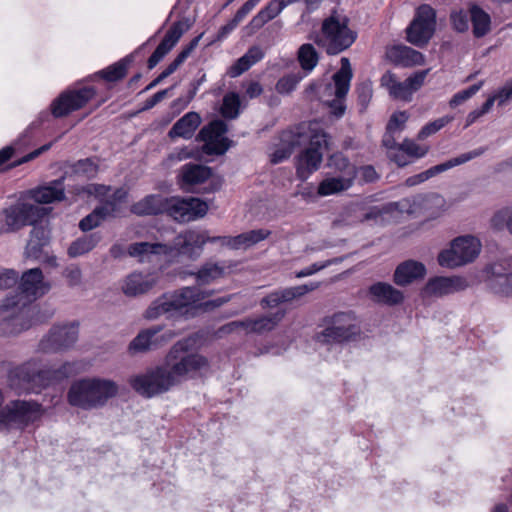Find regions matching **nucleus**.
<instances>
[{
	"instance_id": "obj_1",
	"label": "nucleus",
	"mask_w": 512,
	"mask_h": 512,
	"mask_svg": "<svg viewBox=\"0 0 512 512\" xmlns=\"http://www.w3.org/2000/svg\"><path fill=\"white\" fill-rule=\"evenodd\" d=\"M79 372L78 362H64L59 367H41L28 361L9 371V387L17 394L40 393L43 389L61 383Z\"/></svg>"
},
{
	"instance_id": "obj_2",
	"label": "nucleus",
	"mask_w": 512,
	"mask_h": 512,
	"mask_svg": "<svg viewBox=\"0 0 512 512\" xmlns=\"http://www.w3.org/2000/svg\"><path fill=\"white\" fill-rule=\"evenodd\" d=\"M327 137L323 130L306 131L305 125L283 131L271 160H286L302 146L294 160H323V150L328 148Z\"/></svg>"
},
{
	"instance_id": "obj_3",
	"label": "nucleus",
	"mask_w": 512,
	"mask_h": 512,
	"mask_svg": "<svg viewBox=\"0 0 512 512\" xmlns=\"http://www.w3.org/2000/svg\"><path fill=\"white\" fill-rule=\"evenodd\" d=\"M118 391L117 383L111 379L86 377L71 384L67 401L72 407L89 411L104 407Z\"/></svg>"
},
{
	"instance_id": "obj_4",
	"label": "nucleus",
	"mask_w": 512,
	"mask_h": 512,
	"mask_svg": "<svg viewBox=\"0 0 512 512\" xmlns=\"http://www.w3.org/2000/svg\"><path fill=\"white\" fill-rule=\"evenodd\" d=\"M195 343L196 339L191 336L181 339L170 348L165 357V364L179 383L182 379H193L210 368L207 357L192 351Z\"/></svg>"
},
{
	"instance_id": "obj_5",
	"label": "nucleus",
	"mask_w": 512,
	"mask_h": 512,
	"mask_svg": "<svg viewBox=\"0 0 512 512\" xmlns=\"http://www.w3.org/2000/svg\"><path fill=\"white\" fill-rule=\"evenodd\" d=\"M349 19L340 18L337 11L323 20L321 34L314 38V42L325 49L328 55H337L352 46L357 33L348 27Z\"/></svg>"
},
{
	"instance_id": "obj_6",
	"label": "nucleus",
	"mask_w": 512,
	"mask_h": 512,
	"mask_svg": "<svg viewBox=\"0 0 512 512\" xmlns=\"http://www.w3.org/2000/svg\"><path fill=\"white\" fill-rule=\"evenodd\" d=\"M51 211V207H40L25 201L22 196L16 203L2 209L4 221L0 226V235L17 233L26 226H33Z\"/></svg>"
},
{
	"instance_id": "obj_7",
	"label": "nucleus",
	"mask_w": 512,
	"mask_h": 512,
	"mask_svg": "<svg viewBox=\"0 0 512 512\" xmlns=\"http://www.w3.org/2000/svg\"><path fill=\"white\" fill-rule=\"evenodd\" d=\"M42 414V405L36 401L11 400L0 408V431L24 430Z\"/></svg>"
},
{
	"instance_id": "obj_8",
	"label": "nucleus",
	"mask_w": 512,
	"mask_h": 512,
	"mask_svg": "<svg viewBox=\"0 0 512 512\" xmlns=\"http://www.w3.org/2000/svg\"><path fill=\"white\" fill-rule=\"evenodd\" d=\"M129 384L142 397L152 398L169 391L178 385L179 381L174 378L170 368L164 363L147 369L143 374L131 377Z\"/></svg>"
},
{
	"instance_id": "obj_9",
	"label": "nucleus",
	"mask_w": 512,
	"mask_h": 512,
	"mask_svg": "<svg viewBox=\"0 0 512 512\" xmlns=\"http://www.w3.org/2000/svg\"><path fill=\"white\" fill-rule=\"evenodd\" d=\"M481 250L480 241L473 235H462L450 242V248L440 251L438 264L444 268H456L473 262Z\"/></svg>"
},
{
	"instance_id": "obj_10",
	"label": "nucleus",
	"mask_w": 512,
	"mask_h": 512,
	"mask_svg": "<svg viewBox=\"0 0 512 512\" xmlns=\"http://www.w3.org/2000/svg\"><path fill=\"white\" fill-rule=\"evenodd\" d=\"M194 301L195 293L191 287H185L173 294L165 293L151 303L146 309L144 317L148 320H154L164 314H167L168 317L182 315L184 310L186 311L187 307Z\"/></svg>"
},
{
	"instance_id": "obj_11",
	"label": "nucleus",
	"mask_w": 512,
	"mask_h": 512,
	"mask_svg": "<svg viewBox=\"0 0 512 512\" xmlns=\"http://www.w3.org/2000/svg\"><path fill=\"white\" fill-rule=\"evenodd\" d=\"M228 131L227 124L216 119L203 126L197 134L196 140L203 142L202 152L208 156L223 155L231 146L232 141L225 136Z\"/></svg>"
},
{
	"instance_id": "obj_12",
	"label": "nucleus",
	"mask_w": 512,
	"mask_h": 512,
	"mask_svg": "<svg viewBox=\"0 0 512 512\" xmlns=\"http://www.w3.org/2000/svg\"><path fill=\"white\" fill-rule=\"evenodd\" d=\"M95 96L96 89L94 87L67 89L52 101L51 113L55 118L65 117L71 112L83 108Z\"/></svg>"
},
{
	"instance_id": "obj_13",
	"label": "nucleus",
	"mask_w": 512,
	"mask_h": 512,
	"mask_svg": "<svg viewBox=\"0 0 512 512\" xmlns=\"http://www.w3.org/2000/svg\"><path fill=\"white\" fill-rule=\"evenodd\" d=\"M208 204L197 197H169L167 215L178 223H188L204 217Z\"/></svg>"
},
{
	"instance_id": "obj_14",
	"label": "nucleus",
	"mask_w": 512,
	"mask_h": 512,
	"mask_svg": "<svg viewBox=\"0 0 512 512\" xmlns=\"http://www.w3.org/2000/svg\"><path fill=\"white\" fill-rule=\"evenodd\" d=\"M78 339V323L54 325L40 341L43 352H58L72 347Z\"/></svg>"
},
{
	"instance_id": "obj_15",
	"label": "nucleus",
	"mask_w": 512,
	"mask_h": 512,
	"mask_svg": "<svg viewBox=\"0 0 512 512\" xmlns=\"http://www.w3.org/2000/svg\"><path fill=\"white\" fill-rule=\"evenodd\" d=\"M43 279L44 276L40 268L29 269L22 274L17 283V292L14 294L18 295L21 299V304L18 307H26L32 299H36L46 293L48 287L44 288Z\"/></svg>"
},
{
	"instance_id": "obj_16",
	"label": "nucleus",
	"mask_w": 512,
	"mask_h": 512,
	"mask_svg": "<svg viewBox=\"0 0 512 512\" xmlns=\"http://www.w3.org/2000/svg\"><path fill=\"white\" fill-rule=\"evenodd\" d=\"M346 319L351 320L350 312H337L331 317L332 325L326 327L319 335L322 337L323 342L326 343H343L354 339L358 333L359 328L355 324L342 325Z\"/></svg>"
},
{
	"instance_id": "obj_17",
	"label": "nucleus",
	"mask_w": 512,
	"mask_h": 512,
	"mask_svg": "<svg viewBox=\"0 0 512 512\" xmlns=\"http://www.w3.org/2000/svg\"><path fill=\"white\" fill-rule=\"evenodd\" d=\"M333 163L337 168H341V166L338 165L339 163H341L345 170V175L328 177L323 179L317 187L318 196L338 194L349 189L353 185L354 179L358 173L357 168L350 162Z\"/></svg>"
},
{
	"instance_id": "obj_18",
	"label": "nucleus",
	"mask_w": 512,
	"mask_h": 512,
	"mask_svg": "<svg viewBox=\"0 0 512 512\" xmlns=\"http://www.w3.org/2000/svg\"><path fill=\"white\" fill-rule=\"evenodd\" d=\"M51 230L49 222L45 224L43 220L36 222L29 233V239L24 249V257L32 260H40L44 249L50 244Z\"/></svg>"
},
{
	"instance_id": "obj_19",
	"label": "nucleus",
	"mask_w": 512,
	"mask_h": 512,
	"mask_svg": "<svg viewBox=\"0 0 512 512\" xmlns=\"http://www.w3.org/2000/svg\"><path fill=\"white\" fill-rule=\"evenodd\" d=\"M211 238L207 231L190 230L178 235L174 239L173 245L179 255L194 259L200 255L204 244L211 243Z\"/></svg>"
},
{
	"instance_id": "obj_20",
	"label": "nucleus",
	"mask_w": 512,
	"mask_h": 512,
	"mask_svg": "<svg viewBox=\"0 0 512 512\" xmlns=\"http://www.w3.org/2000/svg\"><path fill=\"white\" fill-rule=\"evenodd\" d=\"M11 314L0 322V334L16 336L32 326L31 309L19 306L10 310ZM9 313V311L7 312Z\"/></svg>"
},
{
	"instance_id": "obj_21",
	"label": "nucleus",
	"mask_w": 512,
	"mask_h": 512,
	"mask_svg": "<svg viewBox=\"0 0 512 512\" xmlns=\"http://www.w3.org/2000/svg\"><path fill=\"white\" fill-rule=\"evenodd\" d=\"M468 287L466 278L462 276H435L430 278L424 287L425 293L434 296H445L463 291Z\"/></svg>"
},
{
	"instance_id": "obj_22",
	"label": "nucleus",
	"mask_w": 512,
	"mask_h": 512,
	"mask_svg": "<svg viewBox=\"0 0 512 512\" xmlns=\"http://www.w3.org/2000/svg\"><path fill=\"white\" fill-rule=\"evenodd\" d=\"M212 175V169L208 166L188 162L177 176L179 187L187 192L193 191V187L204 183Z\"/></svg>"
},
{
	"instance_id": "obj_23",
	"label": "nucleus",
	"mask_w": 512,
	"mask_h": 512,
	"mask_svg": "<svg viewBox=\"0 0 512 512\" xmlns=\"http://www.w3.org/2000/svg\"><path fill=\"white\" fill-rule=\"evenodd\" d=\"M162 329L163 326L154 325L141 330L130 342L129 351L132 353H144L159 348L165 340L163 335H159Z\"/></svg>"
},
{
	"instance_id": "obj_24",
	"label": "nucleus",
	"mask_w": 512,
	"mask_h": 512,
	"mask_svg": "<svg viewBox=\"0 0 512 512\" xmlns=\"http://www.w3.org/2000/svg\"><path fill=\"white\" fill-rule=\"evenodd\" d=\"M426 272V267L422 262L409 259L397 265L393 273V282L404 287L423 279Z\"/></svg>"
},
{
	"instance_id": "obj_25",
	"label": "nucleus",
	"mask_w": 512,
	"mask_h": 512,
	"mask_svg": "<svg viewBox=\"0 0 512 512\" xmlns=\"http://www.w3.org/2000/svg\"><path fill=\"white\" fill-rule=\"evenodd\" d=\"M168 204L169 197H163L160 194H150L133 204L131 211L138 216L167 215Z\"/></svg>"
},
{
	"instance_id": "obj_26",
	"label": "nucleus",
	"mask_w": 512,
	"mask_h": 512,
	"mask_svg": "<svg viewBox=\"0 0 512 512\" xmlns=\"http://www.w3.org/2000/svg\"><path fill=\"white\" fill-rule=\"evenodd\" d=\"M368 293L375 302L388 306H396L404 301L403 292L386 282L379 281L370 285Z\"/></svg>"
},
{
	"instance_id": "obj_27",
	"label": "nucleus",
	"mask_w": 512,
	"mask_h": 512,
	"mask_svg": "<svg viewBox=\"0 0 512 512\" xmlns=\"http://www.w3.org/2000/svg\"><path fill=\"white\" fill-rule=\"evenodd\" d=\"M387 59L396 66L411 67L423 62V54L411 47L395 45L387 50Z\"/></svg>"
},
{
	"instance_id": "obj_28",
	"label": "nucleus",
	"mask_w": 512,
	"mask_h": 512,
	"mask_svg": "<svg viewBox=\"0 0 512 512\" xmlns=\"http://www.w3.org/2000/svg\"><path fill=\"white\" fill-rule=\"evenodd\" d=\"M488 286L495 292L505 295L512 294V273H505L500 264H492L486 268Z\"/></svg>"
},
{
	"instance_id": "obj_29",
	"label": "nucleus",
	"mask_w": 512,
	"mask_h": 512,
	"mask_svg": "<svg viewBox=\"0 0 512 512\" xmlns=\"http://www.w3.org/2000/svg\"><path fill=\"white\" fill-rule=\"evenodd\" d=\"M201 124V117L197 112L191 111L178 119L168 131L171 139L180 137L190 139Z\"/></svg>"
},
{
	"instance_id": "obj_30",
	"label": "nucleus",
	"mask_w": 512,
	"mask_h": 512,
	"mask_svg": "<svg viewBox=\"0 0 512 512\" xmlns=\"http://www.w3.org/2000/svg\"><path fill=\"white\" fill-rule=\"evenodd\" d=\"M285 309H278L275 313L262 315L256 319H245V330L248 333H258L272 331L278 323L284 318Z\"/></svg>"
},
{
	"instance_id": "obj_31",
	"label": "nucleus",
	"mask_w": 512,
	"mask_h": 512,
	"mask_svg": "<svg viewBox=\"0 0 512 512\" xmlns=\"http://www.w3.org/2000/svg\"><path fill=\"white\" fill-rule=\"evenodd\" d=\"M168 247L161 243L135 242L128 246L127 253L131 257H137L139 262H151L153 256L166 254Z\"/></svg>"
},
{
	"instance_id": "obj_32",
	"label": "nucleus",
	"mask_w": 512,
	"mask_h": 512,
	"mask_svg": "<svg viewBox=\"0 0 512 512\" xmlns=\"http://www.w3.org/2000/svg\"><path fill=\"white\" fill-rule=\"evenodd\" d=\"M65 197L64 189L55 186H41L24 192V199H31L38 204H50Z\"/></svg>"
},
{
	"instance_id": "obj_33",
	"label": "nucleus",
	"mask_w": 512,
	"mask_h": 512,
	"mask_svg": "<svg viewBox=\"0 0 512 512\" xmlns=\"http://www.w3.org/2000/svg\"><path fill=\"white\" fill-rule=\"evenodd\" d=\"M155 284V279L149 275L132 273L125 281L123 292L127 296H138L149 292Z\"/></svg>"
},
{
	"instance_id": "obj_34",
	"label": "nucleus",
	"mask_w": 512,
	"mask_h": 512,
	"mask_svg": "<svg viewBox=\"0 0 512 512\" xmlns=\"http://www.w3.org/2000/svg\"><path fill=\"white\" fill-rule=\"evenodd\" d=\"M286 1L287 0H271L252 18L249 27L252 30L262 28L268 21L278 16L286 6L290 5V2Z\"/></svg>"
},
{
	"instance_id": "obj_35",
	"label": "nucleus",
	"mask_w": 512,
	"mask_h": 512,
	"mask_svg": "<svg viewBox=\"0 0 512 512\" xmlns=\"http://www.w3.org/2000/svg\"><path fill=\"white\" fill-rule=\"evenodd\" d=\"M102 238L103 236L100 231L84 234L71 242L67 253L72 258L87 254L101 242Z\"/></svg>"
},
{
	"instance_id": "obj_36",
	"label": "nucleus",
	"mask_w": 512,
	"mask_h": 512,
	"mask_svg": "<svg viewBox=\"0 0 512 512\" xmlns=\"http://www.w3.org/2000/svg\"><path fill=\"white\" fill-rule=\"evenodd\" d=\"M353 77L352 68L348 58H341V67L333 75L335 84V96L338 99H344L349 92L350 82Z\"/></svg>"
},
{
	"instance_id": "obj_37",
	"label": "nucleus",
	"mask_w": 512,
	"mask_h": 512,
	"mask_svg": "<svg viewBox=\"0 0 512 512\" xmlns=\"http://www.w3.org/2000/svg\"><path fill=\"white\" fill-rule=\"evenodd\" d=\"M434 31V27L413 20L406 29L407 40L417 47H424L432 38Z\"/></svg>"
},
{
	"instance_id": "obj_38",
	"label": "nucleus",
	"mask_w": 512,
	"mask_h": 512,
	"mask_svg": "<svg viewBox=\"0 0 512 512\" xmlns=\"http://www.w3.org/2000/svg\"><path fill=\"white\" fill-rule=\"evenodd\" d=\"M469 14L473 28V35L476 38H481L487 35L491 29L490 15L477 4H472L470 6Z\"/></svg>"
},
{
	"instance_id": "obj_39",
	"label": "nucleus",
	"mask_w": 512,
	"mask_h": 512,
	"mask_svg": "<svg viewBox=\"0 0 512 512\" xmlns=\"http://www.w3.org/2000/svg\"><path fill=\"white\" fill-rule=\"evenodd\" d=\"M225 268L218 263L207 262L203 264L194 274L196 284L199 286L207 285L224 276Z\"/></svg>"
},
{
	"instance_id": "obj_40",
	"label": "nucleus",
	"mask_w": 512,
	"mask_h": 512,
	"mask_svg": "<svg viewBox=\"0 0 512 512\" xmlns=\"http://www.w3.org/2000/svg\"><path fill=\"white\" fill-rule=\"evenodd\" d=\"M132 62V56H126L120 61L108 66L107 68L100 70L97 72V75L100 76L102 79L106 80L107 82H117L119 80H122L128 70V66Z\"/></svg>"
},
{
	"instance_id": "obj_41",
	"label": "nucleus",
	"mask_w": 512,
	"mask_h": 512,
	"mask_svg": "<svg viewBox=\"0 0 512 512\" xmlns=\"http://www.w3.org/2000/svg\"><path fill=\"white\" fill-rule=\"evenodd\" d=\"M463 162H441L440 164L433 166L426 171H423L421 173H418L416 175L410 176L405 180V184L408 187L416 186L420 183L425 182L429 178L444 172L454 166H457L459 164H462Z\"/></svg>"
},
{
	"instance_id": "obj_42",
	"label": "nucleus",
	"mask_w": 512,
	"mask_h": 512,
	"mask_svg": "<svg viewBox=\"0 0 512 512\" xmlns=\"http://www.w3.org/2000/svg\"><path fill=\"white\" fill-rule=\"evenodd\" d=\"M298 61L305 71H312L319 61V54L310 43H305L298 50Z\"/></svg>"
},
{
	"instance_id": "obj_43",
	"label": "nucleus",
	"mask_w": 512,
	"mask_h": 512,
	"mask_svg": "<svg viewBox=\"0 0 512 512\" xmlns=\"http://www.w3.org/2000/svg\"><path fill=\"white\" fill-rule=\"evenodd\" d=\"M239 108V95L235 92H229L223 97L220 113L226 119H235L239 115Z\"/></svg>"
},
{
	"instance_id": "obj_44",
	"label": "nucleus",
	"mask_w": 512,
	"mask_h": 512,
	"mask_svg": "<svg viewBox=\"0 0 512 512\" xmlns=\"http://www.w3.org/2000/svg\"><path fill=\"white\" fill-rule=\"evenodd\" d=\"M105 213V208L95 207L91 213L80 220L79 229L82 232H88L99 227L106 220Z\"/></svg>"
},
{
	"instance_id": "obj_45",
	"label": "nucleus",
	"mask_w": 512,
	"mask_h": 512,
	"mask_svg": "<svg viewBox=\"0 0 512 512\" xmlns=\"http://www.w3.org/2000/svg\"><path fill=\"white\" fill-rule=\"evenodd\" d=\"M355 92L357 94V101L360 106V112H364L372 99V83L370 81H364L358 84L356 86Z\"/></svg>"
},
{
	"instance_id": "obj_46",
	"label": "nucleus",
	"mask_w": 512,
	"mask_h": 512,
	"mask_svg": "<svg viewBox=\"0 0 512 512\" xmlns=\"http://www.w3.org/2000/svg\"><path fill=\"white\" fill-rule=\"evenodd\" d=\"M221 243L222 246H227L231 249H240L246 247L245 233L236 236H212L211 243Z\"/></svg>"
},
{
	"instance_id": "obj_47",
	"label": "nucleus",
	"mask_w": 512,
	"mask_h": 512,
	"mask_svg": "<svg viewBox=\"0 0 512 512\" xmlns=\"http://www.w3.org/2000/svg\"><path fill=\"white\" fill-rule=\"evenodd\" d=\"M302 79L299 73H292L281 77L276 83V90L280 94H289Z\"/></svg>"
},
{
	"instance_id": "obj_48",
	"label": "nucleus",
	"mask_w": 512,
	"mask_h": 512,
	"mask_svg": "<svg viewBox=\"0 0 512 512\" xmlns=\"http://www.w3.org/2000/svg\"><path fill=\"white\" fill-rule=\"evenodd\" d=\"M451 121V118L448 116L438 118L432 122L424 125L417 135L418 140H424L427 137L435 134L440 129H442L445 125H447Z\"/></svg>"
},
{
	"instance_id": "obj_49",
	"label": "nucleus",
	"mask_w": 512,
	"mask_h": 512,
	"mask_svg": "<svg viewBox=\"0 0 512 512\" xmlns=\"http://www.w3.org/2000/svg\"><path fill=\"white\" fill-rule=\"evenodd\" d=\"M398 149L406 153L408 156L421 158L426 155L428 146L420 145L412 139H405L398 145Z\"/></svg>"
},
{
	"instance_id": "obj_50",
	"label": "nucleus",
	"mask_w": 512,
	"mask_h": 512,
	"mask_svg": "<svg viewBox=\"0 0 512 512\" xmlns=\"http://www.w3.org/2000/svg\"><path fill=\"white\" fill-rule=\"evenodd\" d=\"M469 19V11L466 12L463 9L452 11L450 14V21L452 23L453 29L460 33L466 32L468 30Z\"/></svg>"
},
{
	"instance_id": "obj_51",
	"label": "nucleus",
	"mask_w": 512,
	"mask_h": 512,
	"mask_svg": "<svg viewBox=\"0 0 512 512\" xmlns=\"http://www.w3.org/2000/svg\"><path fill=\"white\" fill-rule=\"evenodd\" d=\"M190 26L191 24L188 19L185 21H176L172 24L164 37L170 40L172 45H176L182 35L190 29Z\"/></svg>"
},
{
	"instance_id": "obj_52",
	"label": "nucleus",
	"mask_w": 512,
	"mask_h": 512,
	"mask_svg": "<svg viewBox=\"0 0 512 512\" xmlns=\"http://www.w3.org/2000/svg\"><path fill=\"white\" fill-rule=\"evenodd\" d=\"M19 273L10 268L0 267V290H7L17 285Z\"/></svg>"
},
{
	"instance_id": "obj_53",
	"label": "nucleus",
	"mask_w": 512,
	"mask_h": 512,
	"mask_svg": "<svg viewBox=\"0 0 512 512\" xmlns=\"http://www.w3.org/2000/svg\"><path fill=\"white\" fill-rule=\"evenodd\" d=\"M482 86H483V81H480L476 84L471 85L467 89L459 91L450 100V106L456 107V106L464 103L466 100H468L473 95H475L481 89Z\"/></svg>"
},
{
	"instance_id": "obj_54",
	"label": "nucleus",
	"mask_w": 512,
	"mask_h": 512,
	"mask_svg": "<svg viewBox=\"0 0 512 512\" xmlns=\"http://www.w3.org/2000/svg\"><path fill=\"white\" fill-rule=\"evenodd\" d=\"M414 20H419L421 23L435 28L436 12L430 5L422 4L417 8Z\"/></svg>"
},
{
	"instance_id": "obj_55",
	"label": "nucleus",
	"mask_w": 512,
	"mask_h": 512,
	"mask_svg": "<svg viewBox=\"0 0 512 512\" xmlns=\"http://www.w3.org/2000/svg\"><path fill=\"white\" fill-rule=\"evenodd\" d=\"M389 94L394 99L410 101L413 93L405 80L403 82H394V84L390 86Z\"/></svg>"
},
{
	"instance_id": "obj_56",
	"label": "nucleus",
	"mask_w": 512,
	"mask_h": 512,
	"mask_svg": "<svg viewBox=\"0 0 512 512\" xmlns=\"http://www.w3.org/2000/svg\"><path fill=\"white\" fill-rule=\"evenodd\" d=\"M284 290H277L269 293L263 297L260 301V305L263 309L274 308L282 303H287Z\"/></svg>"
},
{
	"instance_id": "obj_57",
	"label": "nucleus",
	"mask_w": 512,
	"mask_h": 512,
	"mask_svg": "<svg viewBox=\"0 0 512 512\" xmlns=\"http://www.w3.org/2000/svg\"><path fill=\"white\" fill-rule=\"evenodd\" d=\"M322 162H296V175L301 181H305L312 173L321 168Z\"/></svg>"
},
{
	"instance_id": "obj_58",
	"label": "nucleus",
	"mask_w": 512,
	"mask_h": 512,
	"mask_svg": "<svg viewBox=\"0 0 512 512\" xmlns=\"http://www.w3.org/2000/svg\"><path fill=\"white\" fill-rule=\"evenodd\" d=\"M407 120L408 114L405 111L393 113L386 125V131L388 133H394V131L402 129Z\"/></svg>"
},
{
	"instance_id": "obj_59",
	"label": "nucleus",
	"mask_w": 512,
	"mask_h": 512,
	"mask_svg": "<svg viewBox=\"0 0 512 512\" xmlns=\"http://www.w3.org/2000/svg\"><path fill=\"white\" fill-rule=\"evenodd\" d=\"M244 233L247 248L267 239L271 235V231L267 229H254Z\"/></svg>"
},
{
	"instance_id": "obj_60",
	"label": "nucleus",
	"mask_w": 512,
	"mask_h": 512,
	"mask_svg": "<svg viewBox=\"0 0 512 512\" xmlns=\"http://www.w3.org/2000/svg\"><path fill=\"white\" fill-rule=\"evenodd\" d=\"M396 203H388L385 205L379 206H372L369 208V210L364 214L363 220L370 221V220H377L382 217L383 214H387L391 212V207L396 206Z\"/></svg>"
},
{
	"instance_id": "obj_61",
	"label": "nucleus",
	"mask_w": 512,
	"mask_h": 512,
	"mask_svg": "<svg viewBox=\"0 0 512 512\" xmlns=\"http://www.w3.org/2000/svg\"><path fill=\"white\" fill-rule=\"evenodd\" d=\"M63 276L70 286H77L81 283L82 272L78 265L72 264L65 268Z\"/></svg>"
},
{
	"instance_id": "obj_62",
	"label": "nucleus",
	"mask_w": 512,
	"mask_h": 512,
	"mask_svg": "<svg viewBox=\"0 0 512 512\" xmlns=\"http://www.w3.org/2000/svg\"><path fill=\"white\" fill-rule=\"evenodd\" d=\"M314 288H315V286L309 287L306 284L295 286V287H290V288H285V289H283L284 293H285L284 297H286L287 302H290L298 297L305 295L307 292L313 290Z\"/></svg>"
},
{
	"instance_id": "obj_63",
	"label": "nucleus",
	"mask_w": 512,
	"mask_h": 512,
	"mask_svg": "<svg viewBox=\"0 0 512 512\" xmlns=\"http://www.w3.org/2000/svg\"><path fill=\"white\" fill-rule=\"evenodd\" d=\"M252 65L243 55L240 57L229 69L228 74L230 77L235 78L250 69Z\"/></svg>"
},
{
	"instance_id": "obj_64",
	"label": "nucleus",
	"mask_w": 512,
	"mask_h": 512,
	"mask_svg": "<svg viewBox=\"0 0 512 512\" xmlns=\"http://www.w3.org/2000/svg\"><path fill=\"white\" fill-rule=\"evenodd\" d=\"M506 213L503 211H498L494 214L492 218V225L495 228H501L505 222L506 228L508 231L512 234V213L508 216V218L505 217Z\"/></svg>"
}]
</instances>
